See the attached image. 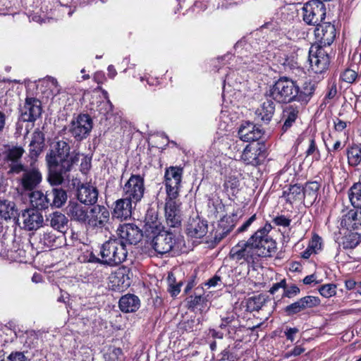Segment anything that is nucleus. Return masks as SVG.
<instances>
[{
	"mask_svg": "<svg viewBox=\"0 0 361 361\" xmlns=\"http://www.w3.org/2000/svg\"><path fill=\"white\" fill-rule=\"evenodd\" d=\"M251 241L258 257H271L276 252V243L270 236L252 234Z\"/></svg>",
	"mask_w": 361,
	"mask_h": 361,
	"instance_id": "15",
	"label": "nucleus"
},
{
	"mask_svg": "<svg viewBox=\"0 0 361 361\" xmlns=\"http://www.w3.org/2000/svg\"><path fill=\"white\" fill-rule=\"evenodd\" d=\"M300 293V289L295 284L289 286L282 294V298H293Z\"/></svg>",
	"mask_w": 361,
	"mask_h": 361,
	"instance_id": "57",
	"label": "nucleus"
},
{
	"mask_svg": "<svg viewBox=\"0 0 361 361\" xmlns=\"http://www.w3.org/2000/svg\"><path fill=\"white\" fill-rule=\"evenodd\" d=\"M85 261H86L87 262H89V263H97V264L104 265V262L102 261V258L100 259V258L97 257L93 253V252H90V253L87 254V255H86Z\"/></svg>",
	"mask_w": 361,
	"mask_h": 361,
	"instance_id": "63",
	"label": "nucleus"
},
{
	"mask_svg": "<svg viewBox=\"0 0 361 361\" xmlns=\"http://www.w3.org/2000/svg\"><path fill=\"white\" fill-rule=\"evenodd\" d=\"M280 63L283 66L285 71H292L298 67V63L293 55L290 56H284L280 60Z\"/></svg>",
	"mask_w": 361,
	"mask_h": 361,
	"instance_id": "51",
	"label": "nucleus"
},
{
	"mask_svg": "<svg viewBox=\"0 0 361 361\" xmlns=\"http://www.w3.org/2000/svg\"><path fill=\"white\" fill-rule=\"evenodd\" d=\"M92 128V121L88 114H80L73 120L68 127V132L78 141L85 139Z\"/></svg>",
	"mask_w": 361,
	"mask_h": 361,
	"instance_id": "12",
	"label": "nucleus"
},
{
	"mask_svg": "<svg viewBox=\"0 0 361 361\" xmlns=\"http://www.w3.org/2000/svg\"><path fill=\"white\" fill-rule=\"evenodd\" d=\"M319 188L320 184L317 181L307 182L303 187V197L310 206H312L316 202Z\"/></svg>",
	"mask_w": 361,
	"mask_h": 361,
	"instance_id": "39",
	"label": "nucleus"
},
{
	"mask_svg": "<svg viewBox=\"0 0 361 361\" xmlns=\"http://www.w3.org/2000/svg\"><path fill=\"white\" fill-rule=\"evenodd\" d=\"M185 301L188 309L191 311L198 310L202 312L209 308L208 300L202 289L196 288L193 294L186 298Z\"/></svg>",
	"mask_w": 361,
	"mask_h": 361,
	"instance_id": "26",
	"label": "nucleus"
},
{
	"mask_svg": "<svg viewBox=\"0 0 361 361\" xmlns=\"http://www.w3.org/2000/svg\"><path fill=\"white\" fill-rule=\"evenodd\" d=\"M118 240L121 241L126 247V244L136 245L145 235L144 231L140 230L134 224H123L120 225L116 230Z\"/></svg>",
	"mask_w": 361,
	"mask_h": 361,
	"instance_id": "14",
	"label": "nucleus"
},
{
	"mask_svg": "<svg viewBox=\"0 0 361 361\" xmlns=\"http://www.w3.org/2000/svg\"><path fill=\"white\" fill-rule=\"evenodd\" d=\"M105 361H122L123 352L120 348H110L104 355Z\"/></svg>",
	"mask_w": 361,
	"mask_h": 361,
	"instance_id": "49",
	"label": "nucleus"
},
{
	"mask_svg": "<svg viewBox=\"0 0 361 361\" xmlns=\"http://www.w3.org/2000/svg\"><path fill=\"white\" fill-rule=\"evenodd\" d=\"M97 188L88 183L79 184L77 189L78 200L86 205H93L98 199Z\"/></svg>",
	"mask_w": 361,
	"mask_h": 361,
	"instance_id": "24",
	"label": "nucleus"
},
{
	"mask_svg": "<svg viewBox=\"0 0 361 361\" xmlns=\"http://www.w3.org/2000/svg\"><path fill=\"white\" fill-rule=\"evenodd\" d=\"M18 181L25 191H33L42 180V174L35 164L31 163L30 166L25 165L24 170Z\"/></svg>",
	"mask_w": 361,
	"mask_h": 361,
	"instance_id": "11",
	"label": "nucleus"
},
{
	"mask_svg": "<svg viewBox=\"0 0 361 361\" xmlns=\"http://www.w3.org/2000/svg\"><path fill=\"white\" fill-rule=\"evenodd\" d=\"M272 99H267L256 111L257 117L264 123H269L275 112V103Z\"/></svg>",
	"mask_w": 361,
	"mask_h": 361,
	"instance_id": "37",
	"label": "nucleus"
},
{
	"mask_svg": "<svg viewBox=\"0 0 361 361\" xmlns=\"http://www.w3.org/2000/svg\"><path fill=\"white\" fill-rule=\"evenodd\" d=\"M145 180L140 175L132 174L123 187V197L135 202H140L145 194Z\"/></svg>",
	"mask_w": 361,
	"mask_h": 361,
	"instance_id": "9",
	"label": "nucleus"
},
{
	"mask_svg": "<svg viewBox=\"0 0 361 361\" xmlns=\"http://www.w3.org/2000/svg\"><path fill=\"white\" fill-rule=\"evenodd\" d=\"M298 331H299V330L296 327H293V328L289 327V328H287L286 330L284 332L285 336L286 337V339L288 340V341H290L291 342H293L295 340V335L296 334H298Z\"/></svg>",
	"mask_w": 361,
	"mask_h": 361,
	"instance_id": "64",
	"label": "nucleus"
},
{
	"mask_svg": "<svg viewBox=\"0 0 361 361\" xmlns=\"http://www.w3.org/2000/svg\"><path fill=\"white\" fill-rule=\"evenodd\" d=\"M348 163L352 167H357L361 164V144H353L346 149Z\"/></svg>",
	"mask_w": 361,
	"mask_h": 361,
	"instance_id": "40",
	"label": "nucleus"
},
{
	"mask_svg": "<svg viewBox=\"0 0 361 361\" xmlns=\"http://www.w3.org/2000/svg\"><path fill=\"white\" fill-rule=\"evenodd\" d=\"M240 140L244 142H254L261 138L262 130L259 127L250 121L243 123L238 132Z\"/></svg>",
	"mask_w": 361,
	"mask_h": 361,
	"instance_id": "25",
	"label": "nucleus"
},
{
	"mask_svg": "<svg viewBox=\"0 0 361 361\" xmlns=\"http://www.w3.org/2000/svg\"><path fill=\"white\" fill-rule=\"evenodd\" d=\"M303 188L298 184L291 185L288 189L283 190V197L286 201L292 204L293 202L304 199Z\"/></svg>",
	"mask_w": 361,
	"mask_h": 361,
	"instance_id": "41",
	"label": "nucleus"
},
{
	"mask_svg": "<svg viewBox=\"0 0 361 361\" xmlns=\"http://www.w3.org/2000/svg\"><path fill=\"white\" fill-rule=\"evenodd\" d=\"M315 90V83L310 80L300 85L289 77L281 76L270 85L265 95L279 104L298 102L301 105H306L313 97Z\"/></svg>",
	"mask_w": 361,
	"mask_h": 361,
	"instance_id": "2",
	"label": "nucleus"
},
{
	"mask_svg": "<svg viewBox=\"0 0 361 361\" xmlns=\"http://www.w3.org/2000/svg\"><path fill=\"white\" fill-rule=\"evenodd\" d=\"M23 228L27 231L37 230L42 227L44 217L42 213L35 209H27L22 213Z\"/></svg>",
	"mask_w": 361,
	"mask_h": 361,
	"instance_id": "22",
	"label": "nucleus"
},
{
	"mask_svg": "<svg viewBox=\"0 0 361 361\" xmlns=\"http://www.w3.org/2000/svg\"><path fill=\"white\" fill-rule=\"evenodd\" d=\"M306 156L313 155L315 160H319L321 158L320 152L316 145L314 139L310 140V145L306 151Z\"/></svg>",
	"mask_w": 361,
	"mask_h": 361,
	"instance_id": "56",
	"label": "nucleus"
},
{
	"mask_svg": "<svg viewBox=\"0 0 361 361\" xmlns=\"http://www.w3.org/2000/svg\"><path fill=\"white\" fill-rule=\"evenodd\" d=\"M200 322V320L199 319H195L194 318L188 319L186 321L180 322L178 325V329L183 332H192L195 329L196 326L198 325Z\"/></svg>",
	"mask_w": 361,
	"mask_h": 361,
	"instance_id": "50",
	"label": "nucleus"
},
{
	"mask_svg": "<svg viewBox=\"0 0 361 361\" xmlns=\"http://www.w3.org/2000/svg\"><path fill=\"white\" fill-rule=\"evenodd\" d=\"M235 217V215L224 216L221 219L215 233L214 240L216 242H220L234 228Z\"/></svg>",
	"mask_w": 361,
	"mask_h": 361,
	"instance_id": "34",
	"label": "nucleus"
},
{
	"mask_svg": "<svg viewBox=\"0 0 361 361\" xmlns=\"http://www.w3.org/2000/svg\"><path fill=\"white\" fill-rule=\"evenodd\" d=\"M48 196L51 202V207L60 208L67 200V193L61 188H52L48 190Z\"/></svg>",
	"mask_w": 361,
	"mask_h": 361,
	"instance_id": "38",
	"label": "nucleus"
},
{
	"mask_svg": "<svg viewBox=\"0 0 361 361\" xmlns=\"http://www.w3.org/2000/svg\"><path fill=\"white\" fill-rule=\"evenodd\" d=\"M302 14L305 24L315 27L325 19L326 8L321 1L310 0L303 5Z\"/></svg>",
	"mask_w": 361,
	"mask_h": 361,
	"instance_id": "7",
	"label": "nucleus"
},
{
	"mask_svg": "<svg viewBox=\"0 0 361 361\" xmlns=\"http://www.w3.org/2000/svg\"><path fill=\"white\" fill-rule=\"evenodd\" d=\"M140 298L134 295L128 293L121 297L118 301V307L122 312H135L140 307Z\"/></svg>",
	"mask_w": 361,
	"mask_h": 361,
	"instance_id": "35",
	"label": "nucleus"
},
{
	"mask_svg": "<svg viewBox=\"0 0 361 361\" xmlns=\"http://www.w3.org/2000/svg\"><path fill=\"white\" fill-rule=\"evenodd\" d=\"M42 112L41 102L34 97H27L20 109L19 119L23 122H35Z\"/></svg>",
	"mask_w": 361,
	"mask_h": 361,
	"instance_id": "16",
	"label": "nucleus"
},
{
	"mask_svg": "<svg viewBox=\"0 0 361 361\" xmlns=\"http://www.w3.org/2000/svg\"><path fill=\"white\" fill-rule=\"evenodd\" d=\"M351 204L355 208H361V182L354 183L348 191Z\"/></svg>",
	"mask_w": 361,
	"mask_h": 361,
	"instance_id": "45",
	"label": "nucleus"
},
{
	"mask_svg": "<svg viewBox=\"0 0 361 361\" xmlns=\"http://www.w3.org/2000/svg\"><path fill=\"white\" fill-rule=\"evenodd\" d=\"M133 204L135 207V202L126 197L116 200L112 212L113 216L121 219H127L130 217L133 208Z\"/></svg>",
	"mask_w": 361,
	"mask_h": 361,
	"instance_id": "29",
	"label": "nucleus"
},
{
	"mask_svg": "<svg viewBox=\"0 0 361 361\" xmlns=\"http://www.w3.org/2000/svg\"><path fill=\"white\" fill-rule=\"evenodd\" d=\"M267 59L262 54H257L252 57L246 56L243 61L244 67L249 71H259V66H262L265 62Z\"/></svg>",
	"mask_w": 361,
	"mask_h": 361,
	"instance_id": "44",
	"label": "nucleus"
},
{
	"mask_svg": "<svg viewBox=\"0 0 361 361\" xmlns=\"http://www.w3.org/2000/svg\"><path fill=\"white\" fill-rule=\"evenodd\" d=\"M110 213L104 206L94 205L89 212L87 224L90 226L103 228L109 221Z\"/></svg>",
	"mask_w": 361,
	"mask_h": 361,
	"instance_id": "21",
	"label": "nucleus"
},
{
	"mask_svg": "<svg viewBox=\"0 0 361 361\" xmlns=\"http://www.w3.org/2000/svg\"><path fill=\"white\" fill-rule=\"evenodd\" d=\"M300 107L296 104L286 105L282 112L281 121L283 122L281 131L282 133L288 130L298 118Z\"/></svg>",
	"mask_w": 361,
	"mask_h": 361,
	"instance_id": "31",
	"label": "nucleus"
},
{
	"mask_svg": "<svg viewBox=\"0 0 361 361\" xmlns=\"http://www.w3.org/2000/svg\"><path fill=\"white\" fill-rule=\"evenodd\" d=\"M167 281L169 283V293L172 297L177 296L180 292V287L183 286V282L181 281L176 282V277L172 273L169 274Z\"/></svg>",
	"mask_w": 361,
	"mask_h": 361,
	"instance_id": "48",
	"label": "nucleus"
},
{
	"mask_svg": "<svg viewBox=\"0 0 361 361\" xmlns=\"http://www.w3.org/2000/svg\"><path fill=\"white\" fill-rule=\"evenodd\" d=\"M129 270L126 268H120L111 276L110 282L114 290H123L130 286V280L128 273Z\"/></svg>",
	"mask_w": 361,
	"mask_h": 361,
	"instance_id": "36",
	"label": "nucleus"
},
{
	"mask_svg": "<svg viewBox=\"0 0 361 361\" xmlns=\"http://www.w3.org/2000/svg\"><path fill=\"white\" fill-rule=\"evenodd\" d=\"M208 226L206 221L199 217L190 219L187 227L186 233L193 238H201L207 233Z\"/></svg>",
	"mask_w": 361,
	"mask_h": 361,
	"instance_id": "28",
	"label": "nucleus"
},
{
	"mask_svg": "<svg viewBox=\"0 0 361 361\" xmlns=\"http://www.w3.org/2000/svg\"><path fill=\"white\" fill-rule=\"evenodd\" d=\"M68 224V219L66 216L61 212H54L50 220V226L56 231L63 232L62 229Z\"/></svg>",
	"mask_w": 361,
	"mask_h": 361,
	"instance_id": "46",
	"label": "nucleus"
},
{
	"mask_svg": "<svg viewBox=\"0 0 361 361\" xmlns=\"http://www.w3.org/2000/svg\"><path fill=\"white\" fill-rule=\"evenodd\" d=\"M359 244V237L357 234L352 233L343 238L342 242L344 249H353Z\"/></svg>",
	"mask_w": 361,
	"mask_h": 361,
	"instance_id": "52",
	"label": "nucleus"
},
{
	"mask_svg": "<svg viewBox=\"0 0 361 361\" xmlns=\"http://www.w3.org/2000/svg\"><path fill=\"white\" fill-rule=\"evenodd\" d=\"M239 187L240 180L234 176L227 177L224 183V190L231 195H235L238 192Z\"/></svg>",
	"mask_w": 361,
	"mask_h": 361,
	"instance_id": "47",
	"label": "nucleus"
},
{
	"mask_svg": "<svg viewBox=\"0 0 361 361\" xmlns=\"http://www.w3.org/2000/svg\"><path fill=\"white\" fill-rule=\"evenodd\" d=\"M42 82L46 83L47 87H49L51 90L52 96H55L60 93L59 85L56 78L47 76L46 78L43 79Z\"/></svg>",
	"mask_w": 361,
	"mask_h": 361,
	"instance_id": "54",
	"label": "nucleus"
},
{
	"mask_svg": "<svg viewBox=\"0 0 361 361\" xmlns=\"http://www.w3.org/2000/svg\"><path fill=\"white\" fill-rule=\"evenodd\" d=\"M45 147V136L39 128L34 130L31 141L29 144V157L31 159H36L42 152Z\"/></svg>",
	"mask_w": 361,
	"mask_h": 361,
	"instance_id": "27",
	"label": "nucleus"
},
{
	"mask_svg": "<svg viewBox=\"0 0 361 361\" xmlns=\"http://www.w3.org/2000/svg\"><path fill=\"white\" fill-rule=\"evenodd\" d=\"M308 61L312 71L321 74L328 70L330 65V56L326 51L320 46H312L309 50Z\"/></svg>",
	"mask_w": 361,
	"mask_h": 361,
	"instance_id": "10",
	"label": "nucleus"
},
{
	"mask_svg": "<svg viewBox=\"0 0 361 361\" xmlns=\"http://www.w3.org/2000/svg\"><path fill=\"white\" fill-rule=\"evenodd\" d=\"M308 247L313 250L314 253H317V250L322 249V238L317 235H314Z\"/></svg>",
	"mask_w": 361,
	"mask_h": 361,
	"instance_id": "59",
	"label": "nucleus"
},
{
	"mask_svg": "<svg viewBox=\"0 0 361 361\" xmlns=\"http://www.w3.org/2000/svg\"><path fill=\"white\" fill-rule=\"evenodd\" d=\"M321 300L318 297L307 295L284 307L283 311L286 316L293 317L307 309L317 307Z\"/></svg>",
	"mask_w": 361,
	"mask_h": 361,
	"instance_id": "17",
	"label": "nucleus"
},
{
	"mask_svg": "<svg viewBox=\"0 0 361 361\" xmlns=\"http://www.w3.org/2000/svg\"><path fill=\"white\" fill-rule=\"evenodd\" d=\"M256 220V214L251 216L245 222L237 229V233L246 231L250 225Z\"/></svg>",
	"mask_w": 361,
	"mask_h": 361,
	"instance_id": "62",
	"label": "nucleus"
},
{
	"mask_svg": "<svg viewBox=\"0 0 361 361\" xmlns=\"http://www.w3.org/2000/svg\"><path fill=\"white\" fill-rule=\"evenodd\" d=\"M32 209L37 211L45 210L51 207V202L48 196V190L44 193L41 190H33L29 195Z\"/></svg>",
	"mask_w": 361,
	"mask_h": 361,
	"instance_id": "32",
	"label": "nucleus"
},
{
	"mask_svg": "<svg viewBox=\"0 0 361 361\" xmlns=\"http://www.w3.org/2000/svg\"><path fill=\"white\" fill-rule=\"evenodd\" d=\"M290 221L291 220L289 219L288 218H286L284 215L277 216L273 219V222L276 226H281L283 227L289 226L290 224Z\"/></svg>",
	"mask_w": 361,
	"mask_h": 361,
	"instance_id": "61",
	"label": "nucleus"
},
{
	"mask_svg": "<svg viewBox=\"0 0 361 361\" xmlns=\"http://www.w3.org/2000/svg\"><path fill=\"white\" fill-rule=\"evenodd\" d=\"M183 174V168L180 166H169L166 168L164 173V185L166 197L176 199L179 196L180 183Z\"/></svg>",
	"mask_w": 361,
	"mask_h": 361,
	"instance_id": "8",
	"label": "nucleus"
},
{
	"mask_svg": "<svg viewBox=\"0 0 361 361\" xmlns=\"http://www.w3.org/2000/svg\"><path fill=\"white\" fill-rule=\"evenodd\" d=\"M266 300L265 295L262 294L249 298L246 300L245 311L249 312L259 311L264 306Z\"/></svg>",
	"mask_w": 361,
	"mask_h": 361,
	"instance_id": "43",
	"label": "nucleus"
},
{
	"mask_svg": "<svg viewBox=\"0 0 361 361\" xmlns=\"http://www.w3.org/2000/svg\"><path fill=\"white\" fill-rule=\"evenodd\" d=\"M176 199H171L166 197L165 204V217L167 226L171 228L180 231L181 225V214L179 204Z\"/></svg>",
	"mask_w": 361,
	"mask_h": 361,
	"instance_id": "18",
	"label": "nucleus"
},
{
	"mask_svg": "<svg viewBox=\"0 0 361 361\" xmlns=\"http://www.w3.org/2000/svg\"><path fill=\"white\" fill-rule=\"evenodd\" d=\"M236 319V314L234 312H228L226 316L221 317V323L219 325L221 329H225L231 325Z\"/></svg>",
	"mask_w": 361,
	"mask_h": 361,
	"instance_id": "58",
	"label": "nucleus"
},
{
	"mask_svg": "<svg viewBox=\"0 0 361 361\" xmlns=\"http://www.w3.org/2000/svg\"><path fill=\"white\" fill-rule=\"evenodd\" d=\"M266 157L265 146L260 142L247 145L241 154V160L246 165H260Z\"/></svg>",
	"mask_w": 361,
	"mask_h": 361,
	"instance_id": "13",
	"label": "nucleus"
},
{
	"mask_svg": "<svg viewBox=\"0 0 361 361\" xmlns=\"http://www.w3.org/2000/svg\"><path fill=\"white\" fill-rule=\"evenodd\" d=\"M88 208L78 202H71L68 207V214L72 220L87 224L89 218Z\"/></svg>",
	"mask_w": 361,
	"mask_h": 361,
	"instance_id": "33",
	"label": "nucleus"
},
{
	"mask_svg": "<svg viewBox=\"0 0 361 361\" xmlns=\"http://www.w3.org/2000/svg\"><path fill=\"white\" fill-rule=\"evenodd\" d=\"M153 229L155 230H147L145 236L157 255H163L170 252L178 254L183 252L185 240L180 231L166 230L164 226L160 228L154 227Z\"/></svg>",
	"mask_w": 361,
	"mask_h": 361,
	"instance_id": "3",
	"label": "nucleus"
},
{
	"mask_svg": "<svg viewBox=\"0 0 361 361\" xmlns=\"http://www.w3.org/2000/svg\"><path fill=\"white\" fill-rule=\"evenodd\" d=\"M229 257L239 264H247L249 267L255 269L259 257L251 241V237L247 240L239 241L230 250Z\"/></svg>",
	"mask_w": 361,
	"mask_h": 361,
	"instance_id": "5",
	"label": "nucleus"
},
{
	"mask_svg": "<svg viewBox=\"0 0 361 361\" xmlns=\"http://www.w3.org/2000/svg\"><path fill=\"white\" fill-rule=\"evenodd\" d=\"M99 255L105 266L115 267L126 259L128 251L120 240L111 238L102 245Z\"/></svg>",
	"mask_w": 361,
	"mask_h": 361,
	"instance_id": "4",
	"label": "nucleus"
},
{
	"mask_svg": "<svg viewBox=\"0 0 361 361\" xmlns=\"http://www.w3.org/2000/svg\"><path fill=\"white\" fill-rule=\"evenodd\" d=\"M160 228L163 227L158 221V214L153 209H149L147 211L145 217V235H147V230H154L153 228Z\"/></svg>",
	"mask_w": 361,
	"mask_h": 361,
	"instance_id": "42",
	"label": "nucleus"
},
{
	"mask_svg": "<svg viewBox=\"0 0 361 361\" xmlns=\"http://www.w3.org/2000/svg\"><path fill=\"white\" fill-rule=\"evenodd\" d=\"M45 160L49 168V183L59 185L68 178L73 165L79 161V154H71L69 142L61 140L50 146Z\"/></svg>",
	"mask_w": 361,
	"mask_h": 361,
	"instance_id": "1",
	"label": "nucleus"
},
{
	"mask_svg": "<svg viewBox=\"0 0 361 361\" xmlns=\"http://www.w3.org/2000/svg\"><path fill=\"white\" fill-rule=\"evenodd\" d=\"M25 151L23 146L18 145H6L2 152V159L4 164L8 168V173L19 175L24 170L25 165L22 158Z\"/></svg>",
	"mask_w": 361,
	"mask_h": 361,
	"instance_id": "6",
	"label": "nucleus"
},
{
	"mask_svg": "<svg viewBox=\"0 0 361 361\" xmlns=\"http://www.w3.org/2000/svg\"><path fill=\"white\" fill-rule=\"evenodd\" d=\"M18 212L15 202L0 199V233L3 231L4 221L13 220L14 223L18 221Z\"/></svg>",
	"mask_w": 361,
	"mask_h": 361,
	"instance_id": "23",
	"label": "nucleus"
},
{
	"mask_svg": "<svg viewBox=\"0 0 361 361\" xmlns=\"http://www.w3.org/2000/svg\"><path fill=\"white\" fill-rule=\"evenodd\" d=\"M314 36L321 44L330 46L336 37L335 25L330 22L322 21L315 26Z\"/></svg>",
	"mask_w": 361,
	"mask_h": 361,
	"instance_id": "20",
	"label": "nucleus"
},
{
	"mask_svg": "<svg viewBox=\"0 0 361 361\" xmlns=\"http://www.w3.org/2000/svg\"><path fill=\"white\" fill-rule=\"evenodd\" d=\"M66 237L63 232L46 231L39 234V244L42 249H56L64 245Z\"/></svg>",
	"mask_w": 361,
	"mask_h": 361,
	"instance_id": "19",
	"label": "nucleus"
},
{
	"mask_svg": "<svg viewBox=\"0 0 361 361\" xmlns=\"http://www.w3.org/2000/svg\"><path fill=\"white\" fill-rule=\"evenodd\" d=\"M341 226L349 231L361 228V207L350 209L342 216Z\"/></svg>",
	"mask_w": 361,
	"mask_h": 361,
	"instance_id": "30",
	"label": "nucleus"
},
{
	"mask_svg": "<svg viewBox=\"0 0 361 361\" xmlns=\"http://www.w3.org/2000/svg\"><path fill=\"white\" fill-rule=\"evenodd\" d=\"M358 77L357 73L350 68H346L340 75V79L346 83L351 84L355 81Z\"/></svg>",
	"mask_w": 361,
	"mask_h": 361,
	"instance_id": "53",
	"label": "nucleus"
},
{
	"mask_svg": "<svg viewBox=\"0 0 361 361\" xmlns=\"http://www.w3.org/2000/svg\"><path fill=\"white\" fill-rule=\"evenodd\" d=\"M0 361H26V357L21 352H14L11 353L6 360L2 359Z\"/></svg>",
	"mask_w": 361,
	"mask_h": 361,
	"instance_id": "60",
	"label": "nucleus"
},
{
	"mask_svg": "<svg viewBox=\"0 0 361 361\" xmlns=\"http://www.w3.org/2000/svg\"><path fill=\"white\" fill-rule=\"evenodd\" d=\"M319 293L324 298H330L336 293V286L328 283L322 286L319 289Z\"/></svg>",
	"mask_w": 361,
	"mask_h": 361,
	"instance_id": "55",
	"label": "nucleus"
}]
</instances>
